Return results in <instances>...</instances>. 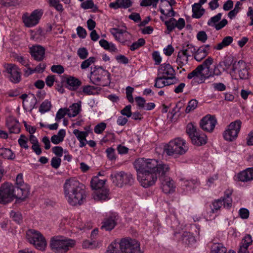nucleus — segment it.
Masks as SVG:
<instances>
[{"label":"nucleus","mask_w":253,"mask_h":253,"mask_svg":"<svg viewBox=\"0 0 253 253\" xmlns=\"http://www.w3.org/2000/svg\"><path fill=\"white\" fill-rule=\"evenodd\" d=\"M164 77H158L156 78L155 81V84H154V86L161 88L164 87L166 85H170L172 84V83L169 82L168 81H162L163 79H164Z\"/></svg>","instance_id":"nucleus-43"},{"label":"nucleus","mask_w":253,"mask_h":253,"mask_svg":"<svg viewBox=\"0 0 253 253\" xmlns=\"http://www.w3.org/2000/svg\"><path fill=\"white\" fill-rule=\"evenodd\" d=\"M165 24L167 26L169 32L173 31L175 28L179 30H181L185 25V20L183 18H180L178 20L172 17L169 20L165 21Z\"/></svg>","instance_id":"nucleus-22"},{"label":"nucleus","mask_w":253,"mask_h":253,"mask_svg":"<svg viewBox=\"0 0 253 253\" xmlns=\"http://www.w3.org/2000/svg\"><path fill=\"white\" fill-rule=\"evenodd\" d=\"M6 126L10 133H18L20 129L18 122L12 117L6 120Z\"/></svg>","instance_id":"nucleus-26"},{"label":"nucleus","mask_w":253,"mask_h":253,"mask_svg":"<svg viewBox=\"0 0 253 253\" xmlns=\"http://www.w3.org/2000/svg\"><path fill=\"white\" fill-rule=\"evenodd\" d=\"M222 15L221 13H219L211 17L208 21V25L215 28L217 31L222 29L227 24L228 21L226 19H223L219 21L221 19Z\"/></svg>","instance_id":"nucleus-20"},{"label":"nucleus","mask_w":253,"mask_h":253,"mask_svg":"<svg viewBox=\"0 0 253 253\" xmlns=\"http://www.w3.org/2000/svg\"><path fill=\"white\" fill-rule=\"evenodd\" d=\"M233 71L235 73H238L241 79H247L249 76V72L247 69L246 63L243 60H240L238 62H235L233 64Z\"/></svg>","instance_id":"nucleus-19"},{"label":"nucleus","mask_w":253,"mask_h":253,"mask_svg":"<svg viewBox=\"0 0 253 253\" xmlns=\"http://www.w3.org/2000/svg\"><path fill=\"white\" fill-rule=\"evenodd\" d=\"M181 186L185 188L186 190H191L197 187L200 185V182L197 179L190 180H183Z\"/></svg>","instance_id":"nucleus-31"},{"label":"nucleus","mask_w":253,"mask_h":253,"mask_svg":"<svg viewBox=\"0 0 253 253\" xmlns=\"http://www.w3.org/2000/svg\"><path fill=\"white\" fill-rule=\"evenodd\" d=\"M116 222L113 217L107 218L102 222L101 228L105 230H111L114 228Z\"/></svg>","instance_id":"nucleus-34"},{"label":"nucleus","mask_w":253,"mask_h":253,"mask_svg":"<svg viewBox=\"0 0 253 253\" xmlns=\"http://www.w3.org/2000/svg\"><path fill=\"white\" fill-rule=\"evenodd\" d=\"M133 165L137 171L158 172L159 174H167L169 170L168 165L159 163L155 159L140 158L136 160Z\"/></svg>","instance_id":"nucleus-2"},{"label":"nucleus","mask_w":253,"mask_h":253,"mask_svg":"<svg viewBox=\"0 0 253 253\" xmlns=\"http://www.w3.org/2000/svg\"><path fill=\"white\" fill-rule=\"evenodd\" d=\"M26 238L37 249L42 251L45 250L47 246L46 241L39 231L34 229L28 230L26 232Z\"/></svg>","instance_id":"nucleus-6"},{"label":"nucleus","mask_w":253,"mask_h":253,"mask_svg":"<svg viewBox=\"0 0 253 253\" xmlns=\"http://www.w3.org/2000/svg\"><path fill=\"white\" fill-rule=\"evenodd\" d=\"M223 201H224V199H222V198H221L220 199L214 200L212 202V207H211V213L217 212L218 211L220 210L223 205Z\"/></svg>","instance_id":"nucleus-42"},{"label":"nucleus","mask_w":253,"mask_h":253,"mask_svg":"<svg viewBox=\"0 0 253 253\" xmlns=\"http://www.w3.org/2000/svg\"><path fill=\"white\" fill-rule=\"evenodd\" d=\"M216 124L217 120L214 116L207 115L201 120L200 126L204 130L211 132Z\"/></svg>","instance_id":"nucleus-16"},{"label":"nucleus","mask_w":253,"mask_h":253,"mask_svg":"<svg viewBox=\"0 0 253 253\" xmlns=\"http://www.w3.org/2000/svg\"><path fill=\"white\" fill-rule=\"evenodd\" d=\"M198 131L197 130L196 126H194L193 124H188L186 127V133L188 134L191 139L192 138V136L194 135H197V133H198Z\"/></svg>","instance_id":"nucleus-46"},{"label":"nucleus","mask_w":253,"mask_h":253,"mask_svg":"<svg viewBox=\"0 0 253 253\" xmlns=\"http://www.w3.org/2000/svg\"><path fill=\"white\" fill-rule=\"evenodd\" d=\"M211 253H226L227 249L222 243H214L211 247Z\"/></svg>","instance_id":"nucleus-37"},{"label":"nucleus","mask_w":253,"mask_h":253,"mask_svg":"<svg viewBox=\"0 0 253 253\" xmlns=\"http://www.w3.org/2000/svg\"><path fill=\"white\" fill-rule=\"evenodd\" d=\"M81 104L78 103H74L69 108H67L68 115L69 117L76 116L81 111Z\"/></svg>","instance_id":"nucleus-35"},{"label":"nucleus","mask_w":253,"mask_h":253,"mask_svg":"<svg viewBox=\"0 0 253 253\" xmlns=\"http://www.w3.org/2000/svg\"><path fill=\"white\" fill-rule=\"evenodd\" d=\"M117 1L120 8H128L131 5L132 3L130 0H117Z\"/></svg>","instance_id":"nucleus-62"},{"label":"nucleus","mask_w":253,"mask_h":253,"mask_svg":"<svg viewBox=\"0 0 253 253\" xmlns=\"http://www.w3.org/2000/svg\"><path fill=\"white\" fill-rule=\"evenodd\" d=\"M16 186L14 187L15 194L16 196V202L24 201L28 196L30 192V187L25 183L23 180V175L19 173L16 178Z\"/></svg>","instance_id":"nucleus-7"},{"label":"nucleus","mask_w":253,"mask_h":253,"mask_svg":"<svg viewBox=\"0 0 253 253\" xmlns=\"http://www.w3.org/2000/svg\"><path fill=\"white\" fill-rule=\"evenodd\" d=\"M191 140L193 144L199 146L207 143V136L205 134L200 133L198 131L197 135L192 136Z\"/></svg>","instance_id":"nucleus-28"},{"label":"nucleus","mask_w":253,"mask_h":253,"mask_svg":"<svg viewBox=\"0 0 253 253\" xmlns=\"http://www.w3.org/2000/svg\"><path fill=\"white\" fill-rule=\"evenodd\" d=\"M241 121L236 120L230 123L223 133V137L228 141H233L236 139L241 127Z\"/></svg>","instance_id":"nucleus-13"},{"label":"nucleus","mask_w":253,"mask_h":253,"mask_svg":"<svg viewBox=\"0 0 253 253\" xmlns=\"http://www.w3.org/2000/svg\"><path fill=\"white\" fill-rule=\"evenodd\" d=\"M107 253H124V251L121 246L120 241H114L108 247Z\"/></svg>","instance_id":"nucleus-32"},{"label":"nucleus","mask_w":253,"mask_h":253,"mask_svg":"<svg viewBox=\"0 0 253 253\" xmlns=\"http://www.w3.org/2000/svg\"><path fill=\"white\" fill-rule=\"evenodd\" d=\"M188 147L186 144L185 140L177 137L171 140L164 149V151L169 156L175 155H182L188 150Z\"/></svg>","instance_id":"nucleus-4"},{"label":"nucleus","mask_w":253,"mask_h":253,"mask_svg":"<svg viewBox=\"0 0 253 253\" xmlns=\"http://www.w3.org/2000/svg\"><path fill=\"white\" fill-rule=\"evenodd\" d=\"M66 83L68 88L71 90H76L81 85V82L72 76H70L67 79Z\"/></svg>","instance_id":"nucleus-30"},{"label":"nucleus","mask_w":253,"mask_h":253,"mask_svg":"<svg viewBox=\"0 0 253 253\" xmlns=\"http://www.w3.org/2000/svg\"><path fill=\"white\" fill-rule=\"evenodd\" d=\"M121 246L124 253H143L144 250L140 247V243L134 239L124 238L120 240Z\"/></svg>","instance_id":"nucleus-9"},{"label":"nucleus","mask_w":253,"mask_h":253,"mask_svg":"<svg viewBox=\"0 0 253 253\" xmlns=\"http://www.w3.org/2000/svg\"><path fill=\"white\" fill-rule=\"evenodd\" d=\"M213 58L209 57L203 63L198 65L195 69L188 74L187 78L191 79L193 78L192 82L194 81L198 84H201L204 82L207 79L206 71L203 73V71L208 68V66H211L213 63Z\"/></svg>","instance_id":"nucleus-5"},{"label":"nucleus","mask_w":253,"mask_h":253,"mask_svg":"<svg viewBox=\"0 0 253 253\" xmlns=\"http://www.w3.org/2000/svg\"><path fill=\"white\" fill-rule=\"evenodd\" d=\"M77 54L81 59H84L87 57L88 52L85 47H82L78 50Z\"/></svg>","instance_id":"nucleus-58"},{"label":"nucleus","mask_w":253,"mask_h":253,"mask_svg":"<svg viewBox=\"0 0 253 253\" xmlns=\"http://www.w3.org/2000/svg\"><path fill=\"white\" fill-rule=\"evenodd\" d=\"M203 48L199 47L197 50L196 49L195 52L194 54V59L198 61H201L208 54Z\"/></svg>","instance_id":"nucleus-41"},{"label":"nucleus","mask_w":253,"mask_h":253,"mask_svg":"<svg viewBox=\"0 0 253 253\" xmlns=\"http://www.w3.org/2000/svg\"><path fill=\"white\" fill-rule=\"evenodd\" d=\"M27 138L24 135H21L20 138L18 140V144L21 147L25 149H27L29 147L27 145Z\"/></svg>","instance_id":"nucleus-53"},{"label":"nucleus","mask_w":253,"mask_h":253,"mask_svg":"<svg viewBox=\"0 0 253 253\" xmlns=\"http://www.w3.org/2000/svg\"><path fill=\"white\" fill-rule=\"evenodd\" d=\"M206 73L207 79L210 77H213V76H219L221 74V72L218 69L217 66H214L213 70H210V66H208V68H206Z\"/></svg>","instance_id":"nucleus-44"},{"label":"nucleus","mask_w":253,"mask_h":253,"mask_svg":"<svg viewBox=\"0 0 253 253\" xmlns=\"http://www.w3.org/2000/svg\"><path fill=\"white\" fill-rule=\"evenodd\" d=\"M159 0H143L140 3L141 6H148L152 5L153 7L156 8Z\"/></svg>","instance_id":"nucleus-49"},{"label":"nucleus","mask_w":253,"mask_h":253,"mask_svg":"<svg viewBox=\"0 0 253 253\" xmlns=\"http://www.w3.org/2000/svg\"><path fill=\"white\" fill-rule=\"evenodd\" d=\"M112 182L116 186L122 187L124 185H131L134 179L131 174L121 171L115 172L110 175Z\"/></svg>","instance_id":"nucleus-10"},{"label":"nucleus","mask_w":253,"mask_h":253,"mask_svg":"<svg viewBox=\"0 0 253 253\" xmlns=\"http://www.w3.org/2000/svg\"><path fill=\"white\" fill-rule=\"evenodd\" d=\"M197 38L198 41L205 42L208 39V36L205 31H201L197 33Z\"/></svg>","instance_id":"nucleus-63"},{"label":"nucleus","mask_w":253,"mask_h":253,"mask_svg":"<svg viewBox=\"0 0 253 253\" xmlns=\"http://www.w3.org/2000/svg\"><path fill=\"white\" fill-rule=\"evenodd\" d=\"M66 115H68L67 108H61L57 112L55 120L58 121L64 118Z\"/></svg>","instance_id":"nucleus-54"},{"label":"nucleus","mask_w":253,"mask_h":253,"mask_svg":"<svg viewBox=\"0 0 253 253\" xmlns=\"http://www.w3.org/2000/svg\"><path fill=\"white\" fill-rule=\"evenodd\" d=\"M196 51L195 46L190 43L182 44L181 49L178 53L176 62L181 68L188 62V58L193 55Z\"/></svg>","instance_id":"nucleus-8"},{"label":"nucleus","mask_w":253,"mask_h":253,"mask_svg":"<svg viewBox=\"0 0 253 253\" xmlns=\"http://www.w3.org/2000/svg\"><path fill=\"white\" fill-rule=\"evenodd\" d=\"M145 43V41L143 38H140L136 42H133L130 46V49L134 51L140 47L143 46Z\"/></svg>","instance_id":"nucleus-48"},{"label":"nucleus","mask_w":253,"mask_h":253,"mask_svg":"<svg viewBox=\"0 0 253 253\" xmlns=\"http://www.w3.org/2000/svg\"><path fill=\"white\" fill-rule=\"evenodd\" d=\"M76 244L74 240L62 236L52 237L50 241V247L55 253H66Z\"/></svg>","instance_id":"nucleus-3"},{"label":"nucleus","mask_w":253,"mask_h":253,"mask_svg":"<svg viewBox=\"0 0 253 253\" xmlns=\"http://www.w3.org/2000/svg\"><path fill=\"white\" fill-rule=\"evenodd\" d=\"M233 41V39L231 36L225 37L222 42L215 46L213 48L216 50H221L224 47L229 46Z\"/></svg>","instance_id":"nucleus-38"},{"label":"nucleus","mask_w":253,"mask_h":253,"mask_svg":"<svg viewBox=\"0 0 253 253\" xmlns=\"http://www.w3.org/2000/svg\"><path fill=\"white\" fill-rule=\"evenodd\" d=\"M4 67L7 77L11 82L18 84L21 81V70L17 65L10 63L5 64Z\"/></svg>","instance_id":"nucleus-14"},{"label":"nucleus","mask_w":253,"mask_h":253,"mask_svg":"<svg viewBox=\"0 0 253 253\" xmlns=\"http://www.w3.org/2000/svg\"><path fill=\"white\" fill-rule=\"evenodd\" d=\"M198 101L196 99H192L189 101L188 105L185 109L186 113H189L190 111L194 110L197 106Z\"/></svg>","instance_id":"nucleus-50"},{"label":"nucleus","mask_w":253,"mask_h":253,"mask_svg":"<svg viewBox=\"0 0 253 253\" xmlns=\"http://www.w3.org/2000/svg\"><path fill=\"white\" fill-rule=\"evenodd\" d=\"M95 61V58L90 57L88 59L84 60L81 64V67L82 69H85L88 68L91 64Z\"/></svg>","instance_id":"nucleus-51"},{"label":"nucleus","mask_w":253,"mask_h":253,"mask_svg":"<svg viewBox=\"0 0 253 253\" xmlns=\"http://www.w3.org/2000/svg\"><path fill=\"white\" fill-rule=\"evenodd\" d=\"M0 156L5 159L13 160L15 158V155L12 151L8 148H0Z\"/></svg>","instance_id":"nucleus-40"},{"label":"nucleus","mask_w":253,"mask_h":253,"mask_svg":"<svg viewBox=\"0 0 253 253\" xmlns=\"http://www.w3.org/2000/svg\"><path fill=\"white\" fill-rule=\"evenodd\" d=\"M61 163V159L57 157H54L51 160V166L54 169H58Z\"/></svg>","instance_id":"nucleus-59"},{"label":"nucleus","mask_w":253,"mask_h":253,"mask_svg":"<svg viewBox=\"0 0 253 253\" xmlns=\"http://www.w3.org/2000/svg\"><path fill=\"white\" fill-rule=\"evenodd\" d=\"M182 240L184 243L186 245H190L195 242L194 237L188 232H185L183 234Z\"/></svg>","instance_id":"nucleus-45"},{"label":"nucleus","mask_w":253,"mask_h":253,"mask_svg":"<svg viewBox=\"0 0 253 253\" xmlns=\"http://www.w3.org/2000/svg\"><path fill=\"white\" fill-rule=\"evenodd\" d=\"M73 133L80 141V147H83L85 146L86 137L88 135V132L86 131H81L77 129H75L73 130Z\"/></svg>","instance_id":"nucleus-29"},{"label":"nucleus","mask_w":253,"mask_h":253,"mask_svg":"<svg viewBox=\"0 0 253 253\" xmlns=\"http://www.w3.org/2000/svg\"><path fill=\"white\" fill-rule=\"evenodd\" d=\"M43 14V11L41 9L34 10L30 15L24 14L23 17V21L27 27H32L37 25Z\"/></svg>","instance_id":"nucleus-15"},{"label":"nucleus","mask_w":253,"mask_h":253,"mask_svg":"<svg viewBox=\"0 0 253 253\" xmlns=\"http://www.w3.org/2000/svg\"><path fill=\"white\" fill-rule=\"evenodd\" d=\"M160 180L161 184V188L166 194L173 192L174 190V181L167 174H161Z\"/></svg>","instance_id":"nucleus-18"},{"label":"nucleus","mask_w":253,"mask_h":253,"mask_svg":"<svg viewBox=\"0 0 253 253\" xmlns=\"http://www.w3.org/2000/svg\"><path fill=\"white\" fill-rule=\"evenodd\" d=\"M252 242L251 236L249 234L246 235L242 241L238 253H249L248 247L252 244Z\"/></svg>","instance_id":"nucleus-27"},{"label":"nucleus","mask_w":253,"mask_h":253,"mask_svg":"<svg viewBox=\"0 0 253 253\" xmlns=\"http://www.w3.org/2000/svg\"><path fill=\"white\" fill-rule=\"evenodd\" d=\"M109 75V73L103 69L102 67H95L93 71H91L89 78L92 84L99 85L102 77L105 76H108Z\"/></svg>","instance_id":"nucleus-17"},{"label":"nucleus","mask_w":253,"mask_h":253,"mask_svg":"<svg viewBox=\"0 0 253 253\" xmlns=\"http://www.w3.org/2000/svg\"><path fill=\"white\" fill-rule=\"evenodd\" d=\"M239 181L248 182L253 180V167L247 168L237 175Z\"/></svg>","instance_id":"nucleus-24"},{"label":"nucleus","mask_w":253,"mask_h":253,"mask_svg":"<svg viewBox=\"0 0 253 253\" xmlns=\"http://www.w3.org/2000/svg\"><path fill=\"white\" fill-rule=\"evenodd\" d=\"M51 70L52 72L61 74L64 72V68L63 66L61 65H54L51 67Z\"/></svg>","instance_id":"nucleus-57"},{"label":"nucleus","mask_w":253,"mask_h":253,"mask_svg":"<svg viewBox=\"0 0 253 253\" xmlns=\"http://www.w3.org/2000/svg\"><path fill=\"white\" fill-rule=\"evenodd\" d=\"M131 106L130 105L126 106L121 111V113L123 116H126L127 118H129L132 115L131 111Z\"/></svg>","instance_id":"nucleus-56"},{"label":"nucleus","mask_w":253,"mask_h":253,"mask_svg":"<svg viewBox=\"0 0 253 253\" xmlns=\"http://www.w3.org/2000/svg\"><path fill=\"white\" fill-rule=\"evenodd\" d=\"M20 98L23 100V105L24 107L26 106V103L30 101L32 103L30 105V107L33 108L37 102V99L33 94H32L30 97H28L27 94L24 93L20 96Z\"/></svg>","instance_id":"nucleus-39"},{"label":"nucleus","mask_w":253,"mask_h":253,"mask_svg":"<svg viewBox=\"0 0 253 253\" xmlns=\"http://www.w3.org/2000/svg\"><path fill=\"white\" fill-rule=\"evenodd\" d=\"M201 7L200 4L196 3L192 5L193 18H200L204 14L205 9Z\"/></svg>","instance_id":"nucleus-36"},{"label":"nucleus","mask_w":253,"mask_h":253,"mask_svg":"<svg viewBox=\"0 0 253 253\" xmlns=\"http://www.w3.org/2000/svg\"><path fill=\"white\" fill-rule=\"evenodd\" d=\"M30 53L34 60L37 61H42L45 57V49L41 45L33 46L30 48Z\"/></svg>","instance_id":"nucleus-23"},{"label":"nucleus","mask_w":253,"mask_h":253,"mask_svg":"<svg viewBox=\"0 0 253 253\" xmlns=\"http://www.w3.org/2000/svg\"><path fill=\"white\" fill-rule=\"evenodd\" d=\"M10 216L15 222L20 223L22 221V215L19 212H15L11 211Z\"/></svg>","instance_id":"nucleus-60"},{"label":"nucleus","mask_w":253,"mask_h":253,"mask_svg":"<svg viewBox=\"0 0 253 253\" xmlns=\"http://www.w3.org/2000/svg\"><path fill=\"white\" fill-rule=\"evenodd\" d=\"M94 6V3L92 0H86L81 3V7L84 9L92 8Z\"/></svg>","instance_id":"nucleus-64"},{"label":"nucleus","mask_w":253,"mask_h":253,"mask_svg":"<svg viewBox=\"0 0 253 253\" xmlns=\"http://www.w3.org/2000/svg\"><path fill=\"white\" fill-rule=\"evenodd\" d=\"M92 196L95 201H105L110 199L109 191L105 188L95 190Z\"/></svg>","instance_id":"nucleus-25"},{"label":"nucleus","mask_w":253,"mask_h":253,"mask_svg":"<svg viewBox=\"0 0 253 253\" xmlns=\"http://www.w3.org/2000/svg\"><path fill=\"white\" fill-rule=\"evenodd\" d=\"M106 127V124L103 122L97 124L94 128V132L97 134L101 133Z\"/></svg>","instance_id":"nucleus-55"},{"label":"nucleus","mask_w":253,"mask_h":253,"mask_svg":"<svg viewBox=\"0 0 253 253\" xmlns=\"http://www.w3.org/2000/svg\"><path fill=\"white\" fill-rule=\"evenodd\" d=\"M106 153L107 154L108 158L110 160L113 161L116 159L115 149L113 148L110 147L107 148L106 150Z\"/></svg>","instance_id":"nucleus-61"},{"label":"nucleus","mask_w":253,"mask_h":253,"mask_svg":"<svg viewBox=\"0 0 253 253\" xmlns=\"http://www.w3.org/2000/svg\"><path fill=\"white\" fill-rule=\"evenodd\" d=\"M82 246L85 249H94L97 247V244L95 241L85 240L83 242Z\"/></svg>","instance_id":"nucleus-52"},{"label":"nucleus","mask_w":253,"mask_h":253,"mask_svg":"<svg viewBox=\"0 0 253 253\" xmlns=\"http://www.w3.org/2000/svg\"><path fill=\"white\" fill-rule=\"evenodd\" d=\"M64 188L65 196L70 205L76 206L83 204L86 198L85 192L78 180L75 179L66 180Z\"/></svg>","instance_id":"nucleus-1"},{"label":"nucleus","mask_w":253,"mask_h":253,"mask_svg":"<svg viewBox=\"0 0 253 253\" xmlns=\"http://www.w3.org/2000/svg\"><path fill=\"white\" fill-rule=\"evenodd\" d=\"M51 104L50 101L47 100H44L40 105L39 111L42 113H44L50 110Z\"/></svg>","instance_id":"nucleus-47"},{"label":"nucleus","mask_w":253,"mask_h":253,"mask_svg":"<svg viewBox=\"0 0 253 253\" xmlns=\"http://www.w3.org/2000/svg\"><path fill=\"white\" fill-rule=\"evenodd\" d=\"M137 178L141 185L145 188L153 185L157 180L160 177L161 174L158 172L147 171H137Z\"/></svg>","instance_id":"nucleus-12"},{"label":"nucleus","mask_w":253,"mask_h":253,"mask_svg":"<svg viewBox=\"0 0 253 253\" xmlns=\"http://www.w3.org/2000/svg\"><path fill=\"white\" fill-rule=\"evenodd\" d=\"M16 199L14 186L9 183H5L0 187V204H5Z\"/></svg>","instance_id":"nucleus-11"},{"label":"nucleus","mask_w":253,"mask_h":253,"mask_svg":"<svg viewBox=\"0 0 253 253\" xmlns=\"http://www.w3.org/2000/svg\"><path fill=\"white\" fill-rule=\"evenodd\" d=\"M174 70L169 64L161 65L158 70V75L159 77H164V79H173L175 78Z\"/></svg>","instance_id":"nucleus-21"},{"label":"nucleus","mask_w":253,"mask_h":253,"mask_svg":"<svg viewBox=\"0 0 253 253\" xmlns=\"http://www.w3.org/2000/svg\"><path fill=\"white\" fill-rule=\"evenodd\" d=\"M106 181V179H99L98 176H96L91 179L90 185L92 188L95 190L103 189Z\"/></svg>","instance_id":"nucleus-33"}]
</instances>
